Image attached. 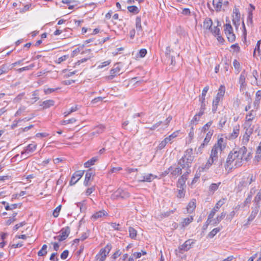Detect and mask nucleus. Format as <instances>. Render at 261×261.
<instances>
[{
  "label": "nucleus",
  "instance_id": "nucleus-43",
  "mask_svg": "<svg viewBox=\"0 0 261 261\" xmlns=\"http://www.w3.org/2000/svg\"><path fill=\"white\" fill-rule=\"evenodd\" d=\"M10 69L7 64H3L0 66V75L8 72Z\"/></svg>",
  "mask_w": 261,
  "mask_h": 261
},
{
  "label": "nucleus",
  "instance_id": "nucleus-11",
  "mask_svg": "<svg viewBox=\"0 0 261 261\" xmlns=\"http://www.w3.org/2000/svg\"><path fill=\"white\" fill-rule=\"evenodd\" d=\"M135 25L137 30V34L141 37L144 35L142 27L141 25V19L140 16H137L136 18Z\"/></svg>",
  "mask_w": 261,
  "mask_h": 261
},
{
  "label": "nucleus",
  "instance_id": "nucleus-37",
  "mask_svg": "<svg viewBox=\"0 0 261 261\" xmlns=\"http://www.w3.org/2000/svg\"><path fill=\"white\" fill-rule=\"evenodd\" d=\"M251 134V132H249V133L246 132L245 134L243 136L242 138V144L244 145H247L250 139V135Z\"/></svg>",
  "mask_w": 261,
  "mask_h": 261
},
{
  "label": "nucleus",
  "instance_id": "nucleus-15",
  "mask_svg": "<svg viewBox=\"0 0 261 261\" xmlns=\"http://www.w3.org/2000/svg\"><path fill=\"white\" fill-rule=\"evenodd\" d=\"M247 74L245 71V70H243L239 78V84L240 85V89L243 90L244 88H245L246 86V77Z\"/></svg>",
  "mask_w": 261,
  "mask_h": 261
},
{
  "label": "nucleus",
  "instance_id": "nucleus-51",
  "mask_svg": "<svg viewBox=\"0 0 261 261\" xmlns=\"http://www.w3.org/2000/svg\"><path fill=\"white\" fill-rule=\"evenodd\" d=\"M76 120L74 118H72L71 119H69L68 120H64L63 121H61V124L62 125H66L67 124H70V123H74L75 122H76Z\"/></svg>",
  "mask_w": 261,
  "mask_h": 261
},
{
  "label": "nucleus",
  "instance_id": "nucleus-19",
  "mask_svg": "<svg viewBox=\"0 0 261 261\" xmlns=\"http://www.w3.org/2000/svg\"><path fill=\"white\" fill-rule=\"evenodd\" d=\"M196 206V201L195 199H192L188 203L187 207V213H192L193 212Z\"/></svg>",
  "mask_w": 261,
  "mask_h": 261
},
{
  "label": "nucleus",
  "instance_id": "nucleus-48",
  "mask_svg": "<svg viewBox=\"0 0 261 261\" xmlns=\"http://www.w3.org/2000/svg\"><path fill=\"white\" fill-rule=\"evenodd\" d=\"M111 227L113 228L114 230L118 231H122V229L121 227L120 226L119 224H117L116 223L111 222L110 223Z\"/></svg>",
  "mask_w": 261,
  "mask_h": 261
},
{
  "label": "nucleus",
  "instance_id": "nucleus-26",
  "mask_svg": "<svg viewBox=\"0 0 261 261\" xmlns=\"http://www.w3.org/2000/svg\"><path fill=\"white\" fill-rule=\"evenodd\" d=\"M108 215V214L106 211H105V210H102L95 213L92 215V218H93L95 219H97L101 218L103 216H107Z\"/></svg>",
  "mask_w": 261,
  "mask_h": 261
},
{
  "label": "nucleus",
  "instance_id": "nucleus-53",
  "mask_svg": "<svg viewBox=\"0 0 261 261\" xmlns=\"http://www.w3.org/2000/svg\"><path fill=\"white\" fill-rule=\"evenodd\" d=\"M61 205H59L57 206L54 211L53 215L54 217L57 218L58 217L59 215V213L61 209Z\"/></svg>",
  "mask_w": 261,
  "mask_h": 261
},
{
  "label": "nucleus",
  "instance_id": "nucleus-57",
  "mask_svg": "<svg viewBox=\"0 0 261 261\" xmlns=\"http://www.w3.org/2000/svg\"><path fill=\"white\" fill-rule=\"evenodd\" d=\"M24 94H25L24 92L20 93L14 98V101L15 102H19L22 99V98L24 96Z\"/></svg>",
  "mask_w": 261,
  "mask_h": 261
},
{
  "label": "nucleus",
  "instance_id": "nucleus-47",
  "mask_svg": "<svg viewBox=\"0 0 261 261\" xmlns=\"http://www.w3.org/2000/svg\"><path fill=\"white\" fill-rule=\"evenodd\" d=\"M214 36L220 35V30L218 27H214L209 30Z\"/></svg>",
  "mask_w": 261,
  "mask_h": 261
},
{
  "label": "nucleus",
  "instance_id": "nucleus-13",
  "mask_svg": "<svg viewBox=\"0 0 261 261\" xmlns=\"http://www.w3.org/2000/svg\"><path fill=\"white\" fill-rule=\"evenodd\" d=\"M258 209L259 208L254 207L252 210L250 216L247 219V223L244 224V226L246 227H247L250 224V222L254 220L258 212Z\"/></svg>",
  "mask_w": 261,
  "mask_h": 261
},
{
  "label": "nucleus",
  "instance_id": "nucleus-32",
  "mask_svg": "<svg viewBox=\"0 0 261 261\" xmlns=\"http://www.w3.org/2000/svg\"><path fill=\"white\" fill-rule=\"evenodd\" d=\"M128 232L129 237L132 239L136 240L137 235V231L133 227L130 226L128 228Z\"/></svg>",
  "mask_w": 261,
  "mask_h": 261
},
{
  "label": "nucleus",
  "instance_id": "nucleus-42",
  "mask_svg": "<svg viewBox=\"0 0 261 261\" xmlns=\"http://www.w3.org/2000/svg\"><path fill=\"white\" fill-rule=\"evenodd\" d=\"M127 9L130 13L134 14H138L139 12L138 8L136 6H130L127 7Z\"/></svg>",
  "mask_w": 261,
  "mask_h": 261
},
{
  "label": "nucleus",
  "instance_id": "nucleus-55",
  "mask_svg": "<svg viewBox=\"0 0 261 261\" xmlns=\"http://www.w3.org/2000/svg\"><path fill=\"white\" fill-rule=\"evenodd\" d=\"M59 89H60L59 88H47V89H45L44 90V92L45 94H50V93H53L54 92L56 91L57 90H58Z\"/></svg>",
  "mask_w": 261,
  "mask_h": 261
},
{
  "label": "nucleus",
  "instance_id": "nucleus-30",
  "mask_svg": "<svg viewBox=\"0 0 261 261\" xmlns=\"http://www.w3.org/2000/svg\"><path fill=\"white\" fill-rule=\"evenodd\" d=\"M239 126H236L233 128V132L229 136V139H234L236 138L239 134Z\"/></svg>",
  "mask_w": 261,
  "mask_h": 261
},
{
  "label": "nucleus",
  "instance_id": "nucleus-52",
  "mask_svg": "<svg viewBox=\"0 0 261 261\" xmlns=\"http://www.w3.org/2000/svg\"><path fill=\"white\" fill-rule=\"evenodd\" d=\"M228 40L230 42H233L236 40V35L233 32L226 35Z\"/></svg>",
  "mask_w": 261,
  "mask_h": 261
},
{
  "label": "nucleus",
  "instance_id": "nucleus-20",
  "mask_svg": "<svg viewBox=\"0 0 261 261\" xmlns=\"http://www.w3.org/2000/svg\"><path fill=\"white\" fill-rule=\"evenodd\" d=\"M55 101L53 99H48L45 101H43L41 104L40 105V106L42 107L43 109H48L52 106H54L55 105Z\"/></svg>",
  "mask_w": 261,
  "mask_h": 261
},
{
  "label": "nucleus",
  "instance_id": "nucleus-64",
  "mask_svg": "<svg viewBox=\"0 0 261 261\" xmlns=\"http://www.w3.org/2000/svg\"><path fill=\"white\" fill-rule=\"evenodd\" d=\"M68 55H64L59 58L58 59V63H61L62 62L66 61L68 58Z\"/></svg>",
  "mask_w": 261,
  "mask_h": 261
},
{
  "label": "nucleus",
  "instance_id": "nucleus-22",
  "mask_svg": "<svg viewBox=\"0 0 261 261\" xmlns=\"http://www.w3.org/2000/svg\"><path fill=\"white\" fill-rule=\"evenodd\" d=\"M261 201V189L259 190L256 196L254 197L253 202L255 205V207L259 208V203Z\"/></svg>",
  "mask_w": 261,
  "mask_h": 261
},
{
  "label": "nucleus",
  "instance_id": "nucleus-34",
  "mask_svg": "<svg viewBox=\"0 0 261 261\" xmlns=\"http://www.w3.org/2000/svg\"><path fill=\"white\" fill-rule=\"evenodd\" d=\"M225 87L224 85H221L219 89L218 92L217 94V96L221 98L222 99H223V97L225 94Z\"/></svg>",
  "mask_w": 261,
  "mask_h": 261
},
{
  "label": "nucleus",
  "instance_id": "nucleus-29",
  "mask_svg": "<svg viewBox=\"0 0 261 261\" xmlns=\"http://www.w3.org/2000/svg\"><path fill=\"white\" fill-rule=\"evenodd\" d=\"M248 185V181L246 180L244 178H242L238 185L237 191L238 192L241 191L243 188L247 187Z\"/></svg>",
  "mask_w": 261,
  "mask_h": 261
},
{
  "label": "nucleus",
  "instance_id": "nucleus-8",
  "mask_svg": "<svg viewBox=\"0 0 261 261\" xmlns=\"http://www.w3.org/2000/svg\"><path fill=\"white\" fill-rule=\"evenodd\" d=\"M36 143H32L29 144L25 148L24 150L21 152V156L23 158V159L27 158L28 156H27V155L30 153L33 152L36 149Z\"/></svg>",
  "mask_w": 261,
  "mask_h": 261
},
{
  "label": "nucleus",
  "instance_id": "nucleus-46",
  "mask_svg": "<svg viewBox=\"0 0 261 261\" xmlns=\"http://www.w3.org/2000/svg\"><path fill=\"white\" fill-rule=\"evenodd\" d=\"M221 229L219 227L215 228L213 229L208 234V237L210 238H213L218 232L220 231Z\"/></svg>",
  "mask_w": 261,
  "mask_h": 261
},
{
  "label": "nucleus",
  "instance_id": "nucleus-1",
  "mask_svg": "<svg viewBox=\"0 0 261 261\" xmlns=\"http://www.w3.org/2000/svg\"><path fill=\"white\" fill-rule=\"evenodd\" d=\"M246 147L243 146L238 150H232L228 155L224 164V168L229 173L237 168L242 166L244 161H247L251 159V153H247Z\"/></svg>",
  "mask_w": 261,
  "mask_h": 261
},
{
  "label": "nucleus",
  "instance_id": "nucleus-24",
  "mask_svg": "<svg viewBox=\"0 0 261 261\" xmlns=\"http://www.w3.org/2000/svg\"><path fill=\"white\" fill-rule=\"evenodd\" d=\"M252 198V193L251 191H250L248 194L247 198L245 199L244 202L242 203V208H244L245 207H249V204L251 203Z\"/></svg>",
  "mask_w": 261,
  "mask_h": 261
},
{
  "label": "nucleus",
  "instance_id": "nucleus-3",
  "mask_svg": "<svg viewBox=\"0 0 261 261\" xmlns=\"http://www.w3.org/2000/svg\"><path fill=\"white\" fill-rule=\"evenodd\" d=\"M226 147V143L223 138L218 139L217 143L213 146L211 151L210 156L213 157L216 160L218 159V152H221Z\"/></svg>",
  "mask_w": 261,
  "mask_h": 261
},
{
  "label": "nucleus",
  "instance_id": "nucleus-23",
  "mask_svg": "<svg viewBox=\"0 0 261 261\" xmlns=\"http://www.w3.org/2000/svg\"><path fill=\"white\" fill-rule=\"evenodd\" d=\"M223 0H213V4L217 12H219L222 9Z\"/></svg>",
  "mask_w": 261,
  "mask_h": 261
},
{
  "label": "nucleus",
  "instance_id": "nucleus-25",
  "mask_svg": "<svg viewBox=\"0 0 261 261\" xmlns=\"http://www.w3.org/2000/svg\"><path fill=\"white\" fill-rule=\"evenodd\" d=\"M70 232V227L69 226H66L61 229V230L60 231V234H61V236L63 237L66 240L69 235Z\"/></svg>",
  "mask_w": 261,
  "mask_h": 261
},
{
  "label": "nucleus",
  "instance_id": "nucleus-28",
  "mask_svg": "<svg viewBox=\"0 0 261 261\" xmlns=\"http://www.w3.org/2000/svg\"><path fill=\"white\" fill-rule=\"evenodd\" d=\"M226 213L225 212H222L220 215L217 216L216 219L213 220V224L216 225L219 224L222 220H223L226 216Z\"/></svg>",
  "mask_w": 261,
  "mask_h": 261
},
{
  "label": "nucleus",
  "instance_id": "nucleus-60",
  "mask_svg": "<svg viewBox=\"0 0 261 261\" xmlns=\"http://www.w3.org/2000/svg\"><path fill=\"white\" fill-rule=\"evenodd\" d=\"M200 117L195 115L191 120V123L194 125H196L200 120Z\"/></svg>",
  "mask_w": 261,
  "mask_h": 261
},
{
  "label": "nucleus",
  "instance_id": "nucleus-10",
  "mask_svg": "<svg viewBox=\"0 0 261 261\" xmlns=\"http://www.w3.org/2000/svg\"><path fill=\"white\" fill-rule=\"evenodd\" d=\"M84 171L79 170L76 171L72 176L70 181V185H75L83 176Z\"/></svg>",
  "mask_w": 261,
  "mask_h": 261
},
{
  "label": "nucleus",
  "instance_id": "nucleus-39",
  "mask_svg": "<svg viewBox=\"0 0 261 261\" xmlns=\"http://www.w3.org/2000/svg\"><path fill=\"white\" fill-rule=\"evenodd\" d=\"M224 32H225V34H226V35L228 34L233 32V28L231 27L230 24L226 23V24L224 25Z\"/></svg>",
  "mask_w": 261,
  "mask_h": 261
},
{
  "label": "nucleus",
  "instance_id": "nucleus-56",
  "mask_svg": "<svg viewBox=\"0 0 261 261\" xmlns=\"http://www.w3.org/2000/svg\"><path fill=\"white\" fill-rule=\"evenodd\" d=\"M111 63V60H108L101 63L97 67L98 69H101L104 67L109 65Z\"/></svg>",
  "mask_w": 261,
  "mask_h": 261
},
{
  "label": "nucleus",
  "instance_id": "nucleus-31",
  "mask_svg": "<svg viewBox=\"0 0 261 261\" xmlns=\"http://www.w3.org/2000/svg\"><path fill=\"white\" fill-rule=\"evenodd\" d=\"M98 160V157L94 156L90 160L85 163L84 166L85 168H89L91 166L93 165Z\"/></svg>",
  "mask_w": 261,
  "mask_h": 261
},
{
  "label": "nucleus",
  "instance_id": "nucleus-5",
  "mask_svg": "<svg viewBox=\"0 0 261 261\" xmlns=\"http://www.w3.org/2000/svg\"><path fill=\"white\" fill-rule=\"evenodd\" d=\"M130 194L126 191L122 189H118L111 196L113 199H116L119 198L125 199L129 197Z\"/></svg>",
  "mask_w": 261,
  "mask_h": 261
},
{
  "label": "nucleus",
  "instance_id": "nucleus-40",
  "mask_svg": "<svg viewBox=\"0 0 261 261\" xmlns=\"http://www.w3.org/2000/svg\"><path fill=\"white\" fill-rule=\"evenodd\" d=\"M213 133H214V130H211L206 134V137H205L204 141H203V142L205 144H208V143H209V142L210 141V140L212 138V136H213Z\"/></svg>",
  "mask_w": 261,
  "mask_h": 261
},
{
  "label": "nucleus",
  "instance_id": "nucleus-21",
  "mask_svg": "<svg viewBox=\"0 0 261 261\" xmlns=\"http://www.w3.org/2000/svg\"><path fill=\"white\" fill-rule=\"evenodd\" d=\"M213 25V21L211 18L206 17L203 21V28L206 30H210L212 29Z\"/></svg>",
  "mask_w": 261,
  "mask_h": 261
},
{
  "label": "nucleus",
  "instance_id": "nucleus-59",
  "mask_svg": "<svg viewBox=\"0 0 261 261\" xmlns=\"http://www.w3.org/2000/svg\"><path fill=\"white\" fill-rule=\"evenodd\" d=\"M146 54L147 50L145 48H142L138 53V56L141 58H143L146 56Z\"/></svg>",
  "mask_w": 261,
  "mask_h": 261
},
{
  "label": "nucleus",
  "instance_id": "nucleus-7",
  "mask_svg": "<svg viewBox=\"0 0 261 261\" xmlns=\"http://www.w3.org/2000/svg\"><path fill=\"white\" fill-rule=\"evenodd\" d=\"M226 199L223 198L222 199L219 200L214 208L210 212L208 217V219H213L216 213L219 210L220 208L225 203V201Z\"/></svg>",
  "mask_w": 261,
  "mask_h": 261
},
{
  "label": "nucleus",
  "instance_id": "nucleus-18",
  "mask_svg": "<svg viewBox=\"0 0 261 261\" xmlns=\"http://www.w3.org/2000/svg\"><path fill=\"white\" fill-rule=\"evenodd\" d=\"M217 161V160H216L215 159L210 156L206 164L201 167L202 169V171H206L207 170H208L212 166V165L213 164H214V163Z\"/></svg>",
  "mask_w": 261,
  "mask_h": 261
},
{
  "label": "nucleus",
  "instance_id": "nucleus-16",
  "mask_svg": "<svg viewBox=\"0 0 261 261\" xmlns=\"http://www.w3.org/2000/svg\"><path fill=\"white\" fill-rule=\"evenodd\" d=\"M169 171H170V174L171 176L176 177L179 174L181 173L182 169L178 167L170 166L169 168Z\"/></svg>",
  "mask_w": 261,
  "mask_h": 261
},
{
  "label": "nucleus",
  "instance_id": "nucleus-14",
  "mask_svg": "<svg viewBox=\"0 0 261 261\" xmlns=\"http://www.w3.org/2000/svg\"><path fill=\"white\" fill-rule=\"evenodd\" d=\"M94 172H93L91 169H89L87 170L84 182V184L85 186L89 185V181L91 180V178L94 176Z\"/></svg>",
  "mask_w": 261,
  "mask_h": 261
},
{
  "label": "nucleus",
  "instance_id": "nucleus-12",
  "mask_svg": "<svg viewBox=\"0 0 261 261\" xmlns=\"http://www.w3.org/2000/svg\"><path fill=\"white\" fill-rule=\"evenodd\" d=\"M158 178V176L155 175H153L151 173H148L144 174L140 177L139 181L140 182H151L154 179Z\"/></svg>",
  "mask_w": 261,
  "mask_h": 261
},
{
  "label": "nucleus",
  "instance_id": "nucleus-33",
  "mask_svg": "<svg viewBox=\"0 0 261 261\" xmlns=\"http://www.w3.org/2000/svg\"><path fill=\"white\" fill-rule=\"evenodd\" d=\"M221 184V182H219L218 183H213L209 186V191L210 192L214 193L218 189L219 187Z\"/></svg>",
  "mask_w": 261,
  "mask_h": 261
},
{
  "label": "nucleus",
  "instance_id": "nucleus-6",
  "mask_svg": "<svg viewBox=\"0 0 261 261\" xmlns=\"http://www.w3.org/2000/svg\"><path fill=\"white\" fill-rule=\"evenodd\" d=\"M120 71L121 67L119 64H115L110 71V75L107 76L106 79L108 80H113L115 76L120 74Z\"/></svg>",
  "mask_w": 261,
  "mask_h": 261
},
{
  "label": "nucleus",
  "instance_id": "nucleus-44",
  "mask_svg": "<svg viewBox=\"0 0 261 261\" xmlns=\"http://www.w3.org/2000/svg\"><path fill=\"white\" fill-rule=\"evenodd\" d=\"M186 181V180L185 179H184L181 177H180L178 179L177 182V187L178 188H185Z\"/></svg>",
  "mask_w": 261,
  "mask_h": 261
},
{
  "label": "nucleus",
  "instance_id": "nucleus-2",
  "mask_svg": "<svg viewBox=\"0 0 261 261\" xmlns=\"http://www.w3.org/2000/svg\"><path fill=\"white\" fill-rule=\"evenodd\" d=\"M192 148L187 149L184 152L182 157L178 161V164L183 169L190 167L194 158Z\"/></svg>",
  "mask_w": 261,
  "mask_h": 261
},
{
  "label": "nucleus",
  "instance_id": "nucleus-63",
  "mask_svg": "<svg viewBox=\"0 0 261 261\" xmlns=\"http://www.w3.org/2000/svg\"><path fill=\"white\" fill-rule=\"evenodd\" d=\"M69 254V251L67 250H64L61 254V258L62 259H65L67 258Z\"/></svg>",
  "mask_w": 261,
  "mask_h": 261
},
{
  "label": "nucleus",
  "instance_id": "nucleus-9",
  "mask_svg": "<svg viewBox=\"0 0 261 261\" xmlns=\"http://www.w3.org/2000/svg\"><path fill=\"white\" fill-rule=\"evenodd\" d=\"M195 243L194 240L189 239L187 240L182 245L179 247V250L180 253H183L184 251H187L190 249L192 246Z\"/></svg>",
  "mask_w": 261,
  "mask_h": 261
},
{
  "label": "nucleus",
  "instance_id": "nucleus-50",
  "mask_svg": "<svg viewBox=\"0 0 261 261\" xmlns=\"http://www.w3.org/2000/svg\"><path fill=\"white\" fill-rule=\"evenodd\" d=\"M168 142L167 140L165 138L162 141H161L158 146V149L161 150L163 149Z\"/></svg>",
  "mask_w": 261,
  "mask_h": 261
},
{
  "label": "nucleus",
  "instance_id": "nucleus-35",
  "mask_svg": "<svg viewBox=\"0 0 261 261\" xmlns=\"http://www.w3.org/2000/svg\"><path fill=\"white\" fill-rule=\"evenodd\" d=\"M193 220V217L190 216L183 219L181 222L182 227H185L188 225Z\"/></svg>",
  "mask_w": 261,
  "mask_h": 261
},
{
  "label": "nucleus",
  "instance_id": "nucleus-49",
  "mask_svg": "<svg viewBox=\"0 0 261 261\" xmlns=\"http://www.w3.org/2000/svg\"><path fill=\"white\" fill-rule=\"evenodd\" d=\"M240 14L238 12L236 13L235 15V17L233 19V22L234 25H239L240 24Z\"/></svg>",
  "mask_w": 261,
  "mask_h": 261
},
{
  "label": "nucleus",
  "instance_id": "nucleus-41",
  "mask_svg": "<svg viewBox=\"0 0 261 261\" xmlns=\"http://www.w3.org/2000/svg\"><path fill=\"white\" fill-rule=\"evenodd\" d=\"M177 192L178 193L176 196L178 198H184L186 194V190L184 188L177 189Z\"/></svg>",
  "mask_w": 261,
  "mask_h": 261
},
{
  "label": "nucleus",
  "instance_id": "nucleus-36",
  "mask_svg": "<svg viewBox=\"0 0 261 261\" xmlns=\"http://www.w3.org/2000/svg\"><path fill=\"white\" fill-rule=\"evenodd\" d=\"M179 130H177L173 133L172 134L169 135L168 137L165 138V139L167 140V142L168 143H171L172 142V140L177 137L178 134H179Z\"/></svg>",
  "mask_w": 261,
  "mask_h": 261
},
{
  "label": "nucleus",
  "instance_id": "nucleus-45",
  "mask_svg": "<svg viewBox=\"0 0 261 261\" xmlns=\"http://www.w3.org/2000/svg\"><path fill=\"white\" fill-rule=\"evenodd\" d=\"M79 109V107L77 105H75L74 106L72 107L69 111H67L64 113V115L65 117H67L71 113L76 111Z\"/></svg>",
  "mask_w": 261,
  "mask_h": 261
},
{
  "label": "nucleus",
  "instance_id": "nucleus-27",
  "mask_svg": "<svg viewBox=\"0 0 261 261\" xmlns=\"http://www.w3.org/2000/svg\"><path fill=\"white\" fill-rule=\"evenodd\" d=\"M222 99L219 97L218 96H216L215 99L213 101V105H212V112L215 113H216L217 108L218 106L219 105V103L220 100H222Z\"/></svg>",
  "mask_w": 261,
  "mask_h": 261
},
{
  "label": "nucleus",
  "instance_id": "nucleus-38",
  "mask_svg": "<svg viewBox=\"0 0 261 261\" xmlns=\"http://www.w3.org/2000/svg\"><path fill=\"white\" fill-rule=\"evenodd\" d=\"M47 246L45 244L43 245L42 248L38 251V255L39 256H43L46 255L47 254Z\"/></svg>",
  "mask_w": 261,
  "mask_h": 261
},
{
  "label": "nucleus",
  "instance_id": "nucleus-4",
  "mask_svg": "<svg viewBox=\"0 0 261 261\" xmlns=\"http://www.w3.org/2000/svg\"><path fill=\"white\" fill-rule=\"evenodd\" d=\"M111 248V245L107 244L103 248L101 249L98 254L96 255V259L99 260L98 261H104Z\"/></svg>",
  "mask_w": 261,
  "mask_h": 261
},
{
  "label": "nucleus",
  "instance_id": "nucleus-58",
  "mask_svg": "<svg viewBox=\"0 0 261 261\" xmlns=\"http://www.w3.org/2000/svg\"><path fill=\"white\" fill-rule=\"evenodd\" d=\"M17 207V204H12L11 205H9V204H7L5 206V209L7 211L12 210L13 209H15Z\"/></svg>",
  "mask_w": 261,
  "mask_h": 261
},
{
  "label": "nucleus",
  "instance_id": "nucleus-17",
  "mask_svg": "<svg viewBox=\"0 0 261 261\" xmlns=\"http://www.w3.org/2000/svg\"><path fill=\"white\" fill-rule=\"evenodd\" d=\"M93 129L94 130L90 134V135L92 136H98L104 132L105 126L102 124H100L95 126Z\"/></svg>",
  "mask_w": 261,
  "mask_h": 261
},
{
  "label": "nucleus",
  "instance_id": "nucleus-61",
  "mask_svg": "<svg viewBox=\"0 0 261 261\" xmlns=\"http://www.w3.org/2000/svg\"><path fill=\"white\" fill-rule=\"evenodd\" d=\"M25 224H26V223L24 221H23V222H20L17 224H16L13 227V230H14V231L17 230L20 227L23 226Z\"/></svg>",
  "mask_w": 261,
  "mask_h": 261
},
{
  "label": "nucleus",
  "instance_id": "nucleus-62",
  "mask_svg": "<svg viewBox=\"0 0 261 261\" xmlns=\"http://www.w3.org/2000/svg\"><path fill=\"white\" fill-rule=\"evenodd\" d=\"M226 122V118L225 117L224 118H221L219 122V126L220 128L223 127Z\"/></svg>",
  "mask_w": 261,
  "mask_h": 261
},
{
  "label": "nucleus",
  "instance_id": "nucleus-54",
  "mask_svg": "<svg viewBox=\"0 0 261 261\" xmlns=\"http://www.w3.org/2000/svg\"><path fill=\"white\" fill-rule=\"evenodd\" d=\"M213 123L212 121H210L207 123H206L202 128V132H205L208 129V128L212 125Z\"/></svg>",
  "mask_w": 261,
  "mask_h": 261
}]
</instances>
